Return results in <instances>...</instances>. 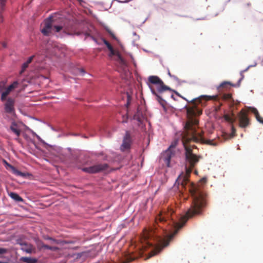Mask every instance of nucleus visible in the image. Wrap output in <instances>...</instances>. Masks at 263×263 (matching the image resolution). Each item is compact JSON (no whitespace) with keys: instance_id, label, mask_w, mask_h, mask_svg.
Segmentation results:
<instances>
[{"instance_id":"f257e3e1","label":"nucleus","mask_w":263,"mask_h":263,"mask_svg":"<svg viewBox=\"0 0 263 263\" xmlns=\"http://www.w3.org/2000/svg\"><path fill=\"white\" fill-rule=\"evenodd\" d=\"M185 165L184 172L178 177L176 184L187 190L190 193L192 202L186 214L180 218L179 222L173 220L174 213L172 209L161 212L155 218V223L149 230L144 229L140 237L142 248H146L155 245L156 240L160 241L162 249L167 247L187 221L189 218L202 213L206 206V194L194 183L190 182L189 177L195 165Z\"/></svg>"},{"instance_id":"f03ea898","label":"nucleus","mask_w":263,"mask_h":263,"mask_svg":"<svg viewBox=\"0 0 263 263\" xmlns=\"http://www.w3.org/2000/svg\"><path fill=\"white\" fill-rule=\"evenodd\" d=\"M198 121L196 119H192L187 122L185 126L186 133L182 136V142L185 149V159L189 164H195L198 163L201 157L196 155L193 152L194 148H197L195 145H192L191 142H204V139L201 133H197L196 126Z\"/></svg>"},{"instance_id":"7ed1b4c3","label":"nucleus","mask_w":263,"mask_h":263,"mask_svg":"<svg viewBox=\"0 0 263 263\" xmlns=\"http://www.w3.org/2000/svg\"><path fill=\"white\" fill-rule=\"evenodd\" d=\"M65 20L62 18H59L57 15L50 16L45 20L44 26L41 29L42 33L45 35H49L54 32H59L62 29L66 32Z\"/></svg>"},{"instance_id":"20e7f679","label":"nucleus","mask_w":263,"mask_h":263,"mask_svg":"<svg viewBox=\"0 0 263 263\" xmlns=\"http://www.w3.org/2000/svg\"><path fill=\"white\" fill-rule=\"evenodd\" d=\"M147 84L153 94L157 97V101L163 106L165 103L164 100L157 93L154 87L151 86V84L155 85L157 90L159 93H162L166 90L171 91L172 89L169 87L165 85L163 82L158 76H151L148 77Z\"/></svg>"},{"instance_id":"39448f33","label":"nucleus","mask_w":263,"mask_h":263,"mask_svg":"<svg viewBox=\"0 0 263 263\" xmlns=\"http://www.w3.org/2000/svg\"><path fill=\"white\" fill-rule=\"evenodd\" d=\"M217 97V96L203 95L192 100L191 102V105L189 107L186 106L187 115L191 116L201 115L202 111L199 108L198 104L201 103V99L209 101L211 100H216Z\"/></svg>"},{"instance_id":"423d86ee","label":"nucleus","mask_w":263,"mask_h":263,"mask_svg":"<svg viewBox=\"0 0 263 263\" xmlns=\"http://www.w3.org/2000/svg\"><path fill=\"white\" fill-rule=\"evenodd\" d=\"M18 85V83L16 81H14L8 87H5L4 85L0 84L1 100L2 102L5 101L7 99V96L13 89L17 87Z\"/></svg>"},{"instance_id":"0eeeda50","label":"nucleus","mask_w":263,"mask_h":263,"mask_svg":"<svg viewBox=\"0 0 263 263\" xmlns=\"http://www.w3.org/2000/svg\"><path fill=\"white\" fill-rule=\"evenodd\" d=\"M132 143L133 139L130 132L129 131H126L123 138L122 143L120 146L121 151L123 152H129Z\"/></svg>"},{"instance_id":"6e6552de","label":"nucleus","mask_w":263,"mask_h":263,"mask_svg":"<svg viewBox=\"0 0 263 263\" xmlns=\"http://www.w3.org/2000/svg\"><path fill=\"white\" fill-rule=\"evenodd\" d=\"M176 151H172L167 149L164 152L162 153L160 161L161 163H165V164H170L175 157Z\"/></svg>"},{"instance_id":"1a4fd4ad","label":"nucleus","mask_w":263,"mask_h":263,"mask_svg":"<svg viewBox=\"0 0 263 263\" xmlns=\"http://www.w3.org/2000/svg\"><path fill=\"white\" fill-rule=\"evenodd\" d=\"M23 125L22 122L13 120L11 123L8 131L18 138L22 133Z\"/></svg>"},{"instance_id":"9d476101","label":"nucleus","mask_w":263,"mask_h":263,"mask_svg":"<svg viewBox=\"0 0 263 263\" xmlns=\"http://www.w3.org/2000/svg\"><path fill=\"white\" fill-rule=\"evenodd\" d=\"M239 126L240 127L244 128L248 127L250 124V120L248 118V112L241 110L238 115Z\"/></svg>"},{"instance_id":"9b49d317","label":"nucleus","mask_w":263,"mask_h":263,"mask_svg":"<svg viewBox=\"0 0 263 263\" xmlns=\"http://www.w3.org/2000/svg\"><path fill=\"white\" fill-rule=\"evenodd\" d=\"M108 165H90L89 167H83L80 165L79 169L88 173H97L105 170Z\"/></svg>"},{"instance_id":"f8f14e48","label":"nucleus","mask_w":263,"mask_h":263,"mask_svg":"<svg viewBox=\"0 0 263 263\" xmlns=\"http://www.w3.org/2000/svg\"><path fill=\"white\" fill-rule=\"evenodd\" d=\"M4 109L6 113L13 115L15 114V100L13 98L9 97L5 101Z\"/></svg>"},{"instance_id":"ddd939ff","label":"nucleus","mask_w":263,"mask_h":263,"mask_svg":"<svg viewBox=\"0 0 263 263\" xmlns=\"http://www.w3.org/2000/svg\"><path fill=\"white\" fill-rule=\"evenodd\" d=\"M110 51L109 56L110 57H112L113 56H115V60L119 62V63L122 66H126V63L125 61L123 59V58L121 57V54L118 51H116L114 49L113 47L111 48V49H108Z\"/></svg>"},{"instance_id":"4468645a","label":"nucleus","mask_w":263,"mask_h":263,"mask_svg":"<svg viewBox=\"0 0 263 263\" xmlns=\"http://www.w3.org/2000/svg\"><path fill=\"white\" fill-rule=\"evenodd\" d=\"M223 118L226 121L231 124V137H233L236 135V129L233 125V123L235 121V117L234 114L232 112L231 115L225 114Z\"/></svg>"},{"instance_id":"2eb2a0df","label":"nucleus","mask_w":263,"mask_h":263,"mask_svg":"<svg viewBox=\"0 0 263 263\" xmlns=\"http://www.w3.org/2000/svg\"><path fill=\"white\" fill-rule=\"evenodd\" d=\"M6 166L7 170L11 171L17 176L27 177L30 175V174L28 173H23L18 171L13 165H6Z\"/></svg>"},{"instance_id":"dca6fc26","label":"nucleus","mask_w":263,"mask_h":263,"mask_svg":"<svg viewBox=\"0 0 263 263\" xmlns=\"http://www.w3.org/2000/svg\"><path fill=\"white\" fill-rule=\"evenodd\" d=\"M22 250L27 253H34L35 251V248L30 244H24L23 245Z\"/></svg>"},{"instance_id":"f3484780","label":"nucleus","mask_w":263,"mask_h":263,"mask_svg":"<svg viewBox=\"0 0 263 263\" xmlns=\"http://www.w3.org/2000/svg\"><path fill=\"white\" fill-rule=\"evenodd\" d=\"M9 196L16 202H23V199L17 193L11 192L9 194Z\"/></svg>"},{"instance_id":"a211bd4d","label":"nucleus","mask_w":263,"mask_h":263,"mask_svg":"<svg viewBox=\"0 0 263 263\" xmlns=\"http://www.w3.org/2000/svg\"><path fill=\"white\" fill-rule=\"evenodd\" d=\"M20 260L25 263H36L37 261V259L35 258L28 257H22Z\"/></svg>"},{"instance_id":"6ab92c4d","label":"nucleus","mask_w":263,"mask_h":263,"mask_svg":"<svg viewBox=\"0 0 263 263\" xmlns=\"http://www.w3.org/2000/svg\"><path fill=\"white\" fill-rule=\"evenodd\" d=\"M252 112L254 114L256 120L263 124V118L260 116L258 110L256 108H253Z\"/></svg>"},{"instance_id":"aec40b11","label":"nucleus","mask_w":263,"mask_h":263,"mask_svg":"<svg viewBox=\"0 0 263 263\" xmlns=\"http://www.w3.org/2000/svg\"><path fill=\"white\" fill-rule=\"evenodd\" d=\"M230 85L231 84L230 82H224L223 83H221L218 87V91H222L223 89H227L228 88L230 87Z\"/></svg>"},{"instance_id":"412c9836","label":"nucleus","mask_w":263,"mask_h":263,"mask_svg":"<svg viewBox=\"0 0 263 263\" xmlns=\"http://www.w3.org/2000/svg\"><path fill=\"white\" fill-rule=\"evenodd\" d=\"M143 116L142 112H141L140 111L139 109L138 108L137 111L134 116V118L135 119L137 120L139 122H141L142 119H143Z\"/></svg>"},{"instance_id":"4be33fe9","label":"nucleus","mask_w":263,"mask_h":263,"mask_svg":"<svg viewBox=\"0 0 263 263\" xmlns=\"http://www.w3.org/2000/svg\"><path fill=\"white\" fill-rule=\"evenodd\" d=\"M178 140L175 139L174 140L170 145V146L168 147L167 149L172 151H175V149L177 145L178 144Z\"/></svg>"},{"instance_id":"5701e85b","label":"nucleus","mask_w":263,"mask_h":263,"mask_svg":"<svg viewBox=\"0 0 263 263\" xmlns=\"http://www.w3.org/2000/svg\"><path fill=\"white\" fill-rule=\"evenodd\" d=\"M42 247L44 249L50 250L53 251H55L59 250V248L55 246H50L47 245H43Z\"/></svg>"},{"instance_id":"b1692460","label":"nucleus","mask_w":263,"mask_h":263,"mask_svg":"<svg viewBox=\"0 0 263 263\" xmlns=\"http://www.w3.org/2000/svg\"><path fill=\"white\" fill-rule=\"evenodd\" d=\"M28 67V65L27 64V63H24L23 65H22V69L20 71V74H22L24 71L25 70H26V69Z\"/></svg>"},{"instance_id":"393cba45","label":"nucleus","mask_w":263,"mask_h":263,"mask_svg":"<svg viewBox=\"0 0 263 263\" xmlns=\"http://www.w3.org/2000/svg\"><path fill=\"white\" fill-rule=\"evenodd\" d=\"M103 42L104 44L106 46V47H107L108 49H111V48L112 47V46L110 45V44L107 41H106L105 39H103Z\"/></svg>"},{"instance_id":"a878e982","label":"nucleus","mask_w":263,"mask_h":263,"mask_svg":"<svg viewBox=\"0 0 263 263\" xmlns=\"http://www.w3.org/2000/svg\"><path fill=\"white\" fill-rule=\"evenodd\" d=\"M232 97V95L230 93L224 94L223 96V98L225 100L230 99Z\"/></svg>"},{"instance_id":"bb28decb","label":"nucleus","mask_w":263,"mask_h":263,"mask_svg":"<svg viewBox=\"0 0 263 263\" xmlns=\"http://www.w3.org/2000/svg\"><path fill=\"white\" fill-rule=\"evenodd\" d=\"M7 252V249L0 248V255L5 254Z\"/></svg>"},{"instance_id":"cd10ccee","label":"nucleus","mask_w":263,"mask_h":263,"mask_svg":"<svg viewBox=\"0 0 263 263\" xmlns=\"http://www.w3.org/2000/svg\"><path fill=\"white\" fill-rule=\"evenodd\" d=\"M34 57V55H32V56H31L30 57H29L28 58V59L27 60V61L25 63H27V64H28L29 65V64L32 62Z\"/></svg>"},{"instance_id":"c85d7f7f","label":"nucleus","mask_w":263,"mask_h":263,"mask_svg":"<svg viewBox=\"0 0 263 263\" xmlns=\"http://www.w3.org/2000/svg\"><path fill=\"white\" fill-rule=\"evenodd\" d=\"M34 57V55H32V56H31L30 57H29L28 58V59L27 60V61L25 63H27V64H28L29 65V64L32 62Z\"/></svg>"},{"instance_id":"c756f323","label":"nucleus","mask_w":263,"mask_h":263,"mask_svg":"<svg viewBox=\"0 0 263 263\" xmlns=\"http://www.w3.org/2000/svg\"><path fill=\"white\" fill-rule=\"evenodd\" d=\"M207 178L206 177H203L200 180V183L202 184H205L206 182Z\"/></svg>"},{"instance_id":"7c9ffc66","label":"nucleus","mask_w":263,"mask_h":263,"mask_svg":"<svg viewBox=\"0 0 263 263\" xmlns=\"http://www.w3.org/2000/svg\"><path fill=\"white\" fill-rule=\"evenodd\" d=\"M126 95H127V103H126V105L128 106L129 105V104H130V96L129 95L128 93H127Z\"/></svg>"},{"instance_id":"2f4dec72","label":"nucleus","mask_w":263,"mask_h":263,"mask_svg":"<svg viewBox=\"0 0 263 263\" xmlns=\"http://www.w3.org/2000/svg\"><path fill=\"white\" fill-rule=\"evenodd\" d=\"M6 1V0H0L1 6L2 8H3V7L5 6Z\"/></svg>"},{"instance_id":"473e14b6","label":"nucleus","mask_w":263,"mask_h":263,"mask_svg":"<svg viewBox=\"0 0 263 263\" xmlns=\"http://www.w3.org/2000/svg\"><path fill=\"white\" fill-rule=\"evenodd\" d=\"M157 254V252H155V251H152L150 253H149V256L147 258H149L153 256H154L155 255H156Z\"/></svg>"},{"instance_id":"72a5a7b5","label":"nucleus","mask_w":263,"mask_h":263,"mask_svg":"<svg viewBox=\"0 0 263 263\" xmlns=\"http://www.w3.org/2000/svg\"><path fill=\"white\" fill-rule=\"evenodd\" d=\"M168 74L171 77L173 78L174 79H177V78L176 76H172V75L171 74V72H170V70H168Z\"/></svg>"},{"instance_id":"f704fd0d","label":"nucleus","mask_w":263,"mask_h":263,"mask_svg":"<svg viewBox=\"0 0 263 263\" xmlns=\"http://www.w3.org/2000/svg\"><path fill=\"white\" fill-rule=\"evenodd\" d=\"M251 66H248L247 68H246L245 70H243V71H241V76H242V78H241V79H243V76H242V73H243V72H244L247 71L248 70V69H249Z\"/></svg>"},{"instance_id":"c9c22d12","label":"nucleus","mask_w":263,"mask_h":263,"mask_svg":"<svg viewBox=\"0 0 263 263\" xmlns=\"http://www.w3.org/2000/svg\"><path fill=\"white\" fill-rule=\"evenodd\" d=\"M206 143L208 144H210V145H215L214 143H213V141H211V140L207 141Z\"/></svg>"},{"instance_id":"e433bc0d","label":"nucleus","mask_w":263,"mask_h":263,"mask_svg":"<svg viewBox=\"0 0 263 263\" xmlns=\"http://www.w3.org/2000/svg\"><path fill=\"white\" fill-rule=\"evenodd\" d=\"M109 33L110 34V35L114 38V39H115V35H114V34L113 33H112L110 31H109Z\"/></svg>"},{"instance_id":"4c0bfd02","label":"nucleus","mask_w":263,"mask_h":263,"mask_svg":"<svg viewBox=\"0 0 263 263\" xmlns=\"http://www.w3.org/2000/svg\"><path fill=\"white\" fill-rule=\"evenodd\" d=\"M176 93L179 97H180L181 98H182V99L185 100L186 101H187L185 98H184V97H182L181 96H180L178 92H176Z\"/></svg>"},{"instance_id":"58836bf2","label":"nucleus","mask_w":263,"mask_h":263,"mask_svg":"<svg viewBox=\"0 0 263 263\" xmlns=\"http://www.w3.org/2000/svg\"><path fill=\"white\" fill-rule=\"evenodd\" d=\"M132 260H133V259H132V258H128V259H127V262H129V261H132Z\"/></svg>"},{"instance_id":"ea45409f","label":"nucleus","mask_w":263,"mask_h":263,"mask_svg":"<svg viewBox=\"0 0 263 263\" xmlns=\"http://www.w3.org/2000/svg\"><path fill=\"white\" fill-rule=\"evenodd\" d=\"M2 45H3V47H6V44L5 43H3Z\"/></svg>"},{"instance_id":"a19ab883","label":"nucleus","mask_w":263,"mask_h":263,"mask_svg":"<svg viewBox=\"0 0 263 263\" xmlns=\"http://www.w3.org/2000/svg\"><path fill=\"white\" fill-rule=\"evenodd\" d=\"M80 71H81L82 73H84V70L83 69H80Z\"/></svg>"},{"instance_id":"79ce46f5","label":"nucleus","mask_w":263,"mask_h":263,"mask_svg":"<svg viewBox=\"0 0 263 263\" xmlns=\"http://www.w3.org/2000/svg\"><path fill=\"white\" fill-rule=\"evenodd\" d=\"M4 162H5V164L6 165H8V164H9V163H8L6 161L4 160Z\"/></svg>"},{"instance_id":"37998d69","label":"nucleus","mask_w":263,"mask_h":263,"mask_svg":"<svg viewBox=\"0 0 263 263\" xmlns=\"http://www.w3.org/2000/svg\"><path fill=\"white\" fill-rule=\"evenodd\" d=\"M47 239H50V240H54V239H53L52 238H51V237H48Z\"/></svg>"},{"instance_id":"c03bdc74","label":"nucleus","mask_w":263,"mask_h":263,"mask_svg":"<svg viewBox=\"0 0 263 263\" xmlns=\"http://www.w3.org/2000/svg\"><path fill=\"white\" fill-rule=\"evenodd\" d=\"M197 173H198L197 171L196 170H195L194 173L197 175Z\"/></svg>"},{"instance_id":"a18cd8bd","label":"nucleus","mask_w":263,"mask_h":263,"mask_svg":"<svg viewBox=\"0 0 263 263\" xmlns=\"http://www.w3.org/2000/svg\"><path fill=\"white\" fill-rule=\"evenodd\" d=\"M0 263H8V262H2V261H0Z\"/></svg>"}]
</instances>
